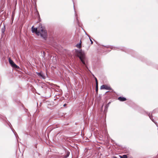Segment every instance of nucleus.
I'll return each mask as SVG.
<instances>
[{
  "mask_svg": "<svg viewBox=\"0 0 158 158\" xmlns=\"http://www.w3.org/2000/svg\"><path fill=\"white\" fill-rule=\"evenodd\" d=\"M104 112L105 113H106L107 112V109L108 107H106L105 106H104Z\"/></svg>",
  "mask_w": 158,
  "mask_h": 158,
  "instance_id": "aec40b11",
  "label": "nucleus"
},
{
  "mask_svg": "<svg viewBox=\"0 0 158 158\" xmlns=\"http://www.w3.org/2000/svg\"><path fill=\"white\" fill-rule=\"evenodd\" d=\"M85 35H86L89 38L90 37V36L87 33L85 32Z\"/></svg>",
  "mask_w": 158,
  "mask_h": 158,
  "instance_id": "5701e85b",
  "label": "nucleus"
},
{
  "mask_svg": "<svg viewBox=\"0 0 158 158\" xmlns=\"http://www.w3.org/2000/svg\"><path fill=\"white\" fill-rule=\"evenodd\" d=\"M35 13L37 15V13Z\"/></svg>",
  "mask_w": 158,
  "mask_h": 158,
  "instance_id": "473e14b6",
  "label": "nucleus"
},
{
  "mask_svg": "<svg viewBox=\"0 0 158 158\" xmlns=\"http://www.w3.org/2000/svg\"><path fill=\"white\" fill-rule=\"evenodd\" d=\"M8 124V125L11 128L12 131L14 133L15 135L16 136V135H17V134L16 133V132H14V131H15V130H14L13 129V128H12L11 127V126H12L11 125V124H10V123L9 122V123Z\"/></svg>",
  "mask_w": 158,
  "mask_h": 158,
  "instance_id": "ddd939ff",
  "label": "nucleus"
},
{
  "mask_svg": "<svg viewBox=\"0 0 158 158\" xmlns=\"http://www.w3.org/2000/svg\"><path fill=\"white\" fill-rule=\"evenodd\" d=\"M77 22H78V19L77 18Z\"/></svg>",
  "mask_w": 158,
  "mask_h": 158,
  "instance_id": "bb28decb",
  "label": "nucleus"
},
{
  "mask_svg": "<svg viewBox=\"0 0 158 158\" xmlns=\"http://www.w3.org/2000/svg\"><path fill=\"white\" fill-rule=\"evenodd\" d=\"M101 89H105L108 90H112L111 88L106 85H103L100 87Z\"/></svg>",
  "mask_w": 158,
  "mask_h": 158,
  "instance_id": "0eeeda50",
  "label": "nucleus"
},
{
  "mask_svg": "<svg viewBox=\"0 0 158 158\" xmlns=\"http://www.w3.org/2000/svg\"><path fill=\"white\" fill-rule=\"evenodd\" d=\"M15 136L16 137V138H17V137H16V136Z\"/></svg>",
  "mask_w": 158,
  "mask_h": 158,
  "instance_id": "f704fd0d",
  "label": "nucleus"
},
{
  "mask_svg": "<svg viewBox=\"0 0 158 158\" xmlns=\"http://www.w3.org/2000/svg\"><path fill=\"white\" fill-rule=\"evenodd\" d=\"M89 38V40H90V41L91 42V44H93V41H92V40H91V37H90Z\"/></svg>",
  "mask_w": 158,
  "mask_h": 158,
  "instance_id": "4be33fe9",
  "label": "nucleus"
},
{
  "mask_svg": "<svg viewBox=\"0 0 158 158\" xmlns=\"http://www.w3.org/2000/svg\"><path fill=\"white\" fill-rule=\"evenodd\" d=\"M37 17L38 18V22H40V18L38 17Z\"/></svg>",
  "mask_w": 158,
  "mask_h": 158,
  "instance_id": "393cba45",
  "label": "nucleus"
},
{
  "mask_svg": "<svg viewBox=\"0 0 158 158\" xmlns=\"http://www.w3.org/2000/svg\"><path fill=\"white\" fill-rule=\"evenodd\" d=\"M32 123L28 124L26 129L23 131V133L25 137L27 138L33 136L35 131L32 128Z\"/></svg>",
  "mask_w": 158,
  "mask_h": 158,
  "instance_id": "7ed1b4c3",
  "label": "nucleus"
},
{
  "mask_svg": "<svg viewBox=\"0 0 158 158\" xmlns=\"http://www.w3.org/2000/svg\"><path fill=\"white\" fill-rule=\"evenodd\" d=\"M38 28L40 29V36L44 40H46L48 38V35L45 27L41 23H40Z\"/></svg>",
  "mask_w": 158,
  "mask_h": 158,
  "instance_id": "20e7f679",
  "label": "nucleus"
},
{
  "mask_svg": "<svg viewBox=\"0 0 158 158\" xmlns=\"http://www.w3.org/2000/svg\"><path fill=\"white\" fill-rule=\"evenodd\" d=\"M73 7H74V10H75V8H74V5L73 6ZM75 14L76 15H77V14H76V12L75 10Z\"/></svg>",
  "mask_w": 158,
  "mask_h": 158,
  "instance_id": "b1692460",
  "label": "nucleus"
},
{
  "mask_svg": "<svg viewBox=\"0 0 158 158\" xmlns=\"http://www.w3.org/2000/svg\"><path fill=\"white\" fill-rule=\"evenodd\" d=\"M108 52H109L111 51V50H107Z\"/></svg>",
  "mask_w": 158,
  "mask_h": 158,
  "instance_id": "a878e982",
  "label": "nucleus"
},
{
  "mask_svg": "<svg viewBox=\"0 0 158 158\" xmlns=\"http://www.w3.org/2000/svg\"><path fill=\"white\" fill-rule=\"evenodd\" d=\"M35 34L37 35H40V29H39L38 30H37L36 32H35Z\"/></svg>",
  "mask_w": 158,
  "mask_h": 158,
  "instance_id": "dca6fc26",
  "label": "nucleus"
},
{
  "mask_svg": "<svg viewBox=\"0 0 158 158\" xmlns=\"http://www.w3.org/2000/svg\"><path fill=\"white\" fill-rule=\"evenodd\" d=\"M9 64H10L11 66L13 67L14 66V65L15 64L10 58H9Z\"/></svg>",
  "mask_w": 158,
  "mask_h": 158,
  "instance_id": "9b49d317",
  "label": "nucleus"
},
{
  "mask_svg": "<svg viewBox=\"0 0 158 158\" xmlns=\"http://www.w3.org/2000/svg\"><path fill=\"white\" fill-rule=\"evenodd\" d=\"M38 27H34V26L31 27V31L32 33H35L38 30Z\"/></svg>",
  "mask_w": 158,
  "mask_h": 158,
  "instance_id": "f8f14e48",
  "label": "nucleus"
},
{
  "mask_svg": "<svg viewBox=\"0 0 158 158\" xmlns=\"http://www.w3.org/2000/svg\"><path fill=\"white\" fill-rule=\"evenodd\" d=\"M103 46L107 48H110L114 50H116V49H118L131 55L132 56L134 57H136L135 55L136 53L135 51L131 49L127 48L124 47H115L113 46L110 45L106 46L103 45Z\"/></svg>",
  "mask_w": 158,
  "mask_h": 158,
  "instance_id": "f03ea898",
  "label": "nucleus"
},
{
  "mask_svg": "<svg viewBox=\"0 0 158 158\" xmlns=\"http://www.w3.org/2000/svg\"><path fill=\"white\" fill-rule=\"evenodd\" d=\"M157 110H158V109H156L154 110L152 113L150 112L149 113L146 112V113L148 114L150 118L152 120V121L153 122L155 123V124L156 125V126L158 127L157 129L158 130V125L157 124V122H156L154 120V119L152 118L153 117L152 114V113H156V111Z\"/></svg>",
  "mask_w": 158,
  "mask_h": 158,
  "instance_id": "39448f33",
  "label": "nucleus"
},
{
  "mask_svg": "<svg viewBox=\"0 0 158 158\" xmlns=\"http://www.w3.org/2000/svg\"><path fill=\"white\" fill-rule=\"evenodd\" d=\"M43 53H44V55H45V53L44 52H43Z\"/></svg>",
  "mask_w": 158,
  "mask_h": 158,
  "instance_id": "7c9ffc66",
  "label": "nucleus"
},
{
  "mask_svg": "<svg viewBox=\"0 0 158 158\" xmlns=\"http://www.w3.org/2000/svg\"><path fill=\"white\" fill-rule=\"evenodd\" d=\"M118 99L121 102H124L127 100V99L126 98L123 97H119L118 98Z\"/></svg>",
  "mask_w": 158,
  "mask_h": 158,
  "instance_id": "9d476101",
  "label": "nucleus"
},
{
  "mask_svg": "<svg viewBox=\"0 0 158 158\" xmlns=\"http://www.w3.org/2000/svg\"><path fill=\"white\" fill-rule=\"evenodd\" d=\"M81 40L80 42L77 44L76 45V47L78 48H81Z\"/></svg>",
  "mask_w": 158,
  "mask_h": 158,
  "instance_id": "2eb2a0df",
  "label": "nucleus"
},
{
  "mask_svg": "<svg viewBox=\"0 0 158 158\" xmlns=\"http://www.w3.org/2000/svg\"><path fill=\"white\" fill-rule=\"evenodd\" d=\"M75 52L76 56L79 58L84 68L86 69H88V60L85 56L84 52L82 50L76 49Z\"/></svg>",
  "mask_w": 158,
  "mask_h": 158,
  "instance_id": "f257e3e1",
  "label": "nucleus"
},
{
  "mask_svg": "<svg viewBox=\"0 0 158 158\" xmlns=\"http://www.w3.org/2000/svg\"><path fill=\"white\" fill-rule=\"evenodd\" d=\"M35 13H37V17H38L40 18V21H41V19L40 17V14L36 8L35 10Z\"/></svg>",
  "mask_w": 158,
  "mask_h": 158,
  "instance_id": "a211bd4d",
  "label": "nucleus"
},
{
  "mask_svg": "<svg viewBox=\"0 0 158 158\" xmlns=\"http://www.w3.org/2000/svg\"><path fill=\"white\" fill-rule=\"evenodd\" d=\"M5 27L4 25L3 27L1 29V32H2V35H3L4 34V32L5 31Z\"/></svg>",
  "mask_w": 158,
  "mask_h": 158,
  "instance_id": "4468645a",
  "label": "nucleus"
},
{
  "mask_svg": "<svg viewBox=\"0 0 158 158\" xmlns=\"http://www.w3.org/2000/svg\"><path fill=\"white\" fill-rule=\"evenodd\" d=\"M94 79L95 80V82H96V94H98V81L97 80V78L94 76Z\"/></svg>",
  "mask_w": 158,
  "mask_h": 158,
  "instance_id": "1a4fd4ad",
  "label": "nucleus"
},
{
  "mask_svg": "<svg viewBox=\"0 0 158 158\" xmlns=\"http://www.w3.org/2000/svg\"><path fill=\"white\" fill-rule=\"evenodd\" d=\"M73 3L74 4V2H73Z\"/></svg>",
  "mask_w": 158,
  "mask_h": 158,
  "instance_id": "72a5a7b5",
  "label": "nucleus"
},
{
  "mask_svg": "<svg viewBox=\"0 0 158 158\" xmlns=\"http://www.w3.org/2000/svg\"><path fill=\"white\" fill-rule=\"evenodd\" d=\"M1 115H0V118H2Z\"/></svg>",
  "mask_w": 158,
  "mask_h": 158,
  "instance_id": "2f4dec72",
  "label": "nucleus"
},
{
  "mask_svg": "<svg viewBox=\"0 0 158 158\" xmlns=\"http://www.w3.org/2000/svg\"><path fill=\"white\" fill-rule=\"evenodd\" d=\"M110 92V91H107V92H106V93H108V92Z\"/></svg>",
  "mask_w": 158,
  "mask_h": 158,
  "instance_id": "c85d7f7f",
  "label": "nucleus"
},
{
  "mask_svg": "<svg viewBox=\"0 0 158 158\" xmlns=\"http://www.w3.org/2000/svg\"><path fill=\"white\" fill-rule=\"evenodd\" d=\"M120 158H127V156L126 155H123V156L119 155Z\"/></svg>",
  "mask_w": 158,
  "mask_h": 158,
  "instance_id": "f3484780",
  "label": "nucleus"
},
{
  "mask_svg": "<svg viewBox=\"0 0 158 158\" xmlns=\"http://www.w3.org/2000/svg\"><path fill=\"white\" fill-rule=\"evenodd\" d=\"M65 105H66V104H64V106H65Z\"/></svg>",
  "mask_w": 158,
  "mask_h": 158,
  "instance_id": "c756f323",
  "label": "nucleus"
},
{
  "mask_svg": "<svg viewBox=\"0 0 158 158\" xmlns=\"http://www.w3.org/2000/svg\"><path fill=\"white\" fill-rule=\"evenodd\" d=\"M111 103V102H109L105 106H106V107H108L109 106V105Z\"/></svg>",
  "mask_w": 158,
  "mask_h": 158,
  "instance_id": "412c9836",
  "label": "nucleus"
},
{
  "mask_svg": "<svg viewBox=\"0 0 158 158\" xmlns=\"http://www.w3.org/2000/svg\"><path fill=\"white\" fill-rule=\"evenodd\" d=\"M36 74L39 77H41L43 79H45L46 77L42 71L40 72H36Z\"/></svg>",
  "mask_w": 158,
  "mask_h": 158,
  "instance_id": "6e6552de",
  "label": "nucleus"
},
{
  "mask_svg": "<svg viewBox=\"0 0 158 158\" xmlns=\"http://www.w3.org/2000/svg\"><path fill=\"white\" fill-rule=\"evenodd\" d=\"M65 153L64 155L61 156L60 158H67L70 154V151L66 148L64 149Z\"/></svg>",
  "mask_w": 158,
  "mask_h": 158,
  "instance_id": "423d86ee",
  "label": "nucleus"
},
{
  "mask_svg": "<svg viewBox=\"0 0 158 158\" xmlns=\"http://www.w3.org/2000/svg\"><path fill=\"white\" fill-rule=\"evenodd\" d=\"M35 146L36 148H37V144H35Z\"/></svg>",
  "mask_w": 158,
  "mask_h": 158,
  "instance_id": "cd10ccee",
  "label": "nucleus"
},
{
  "mask_svg": "<svg viewBox=\"0 0 158 158\" xmlns=\"http://www.w3.org/2000/svg\"><path fill=\"white\" fill-rule=\"evenodd\" d=\"M103 107V105L102 106V107Z\"/></svg>",
  "mask_w": 158,
  "mask_h": 158,
  "instance_id": "c9c22d12",
  "label": "nucleus"
},
{
  "mask_svg": "<svg viewBox=\"0 0 158 158\" xmlns=\"http://www.w3.org/2000/svg\"><path fill=\"white\" fill-rule=\"evenodd\" d=\"M13 68H15L16 69H19L20 68L16 64H15L14 65V66H13Z\"/></svg>",
  "mask_w": 158,
  "mask_h": 158,
  "instance_id": "6ab92c4d",
  "label": "nucleus"
}]
</instances>
